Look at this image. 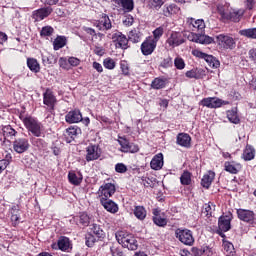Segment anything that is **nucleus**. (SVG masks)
I'll list each match as a JSON object with an SVG mask.
<instances>
[{"label":"nucleus","mask_w":256,"mask_h":256,"mask_svg":"<svg viewBox=\"0 0 256 256\" xmlns=\"http://www.w3.org/2000/svg\"><path fill=\"white\" fill-rule=\"evenodd\" d=\"M189 28L192 29V31H198V33H191L188 36V39L190 41H193V43H200L201 45H211L215 41L213 37H210L208 35L202 34L203 31H205V20L203 19H194L191 18L189 21Z\"/></svg>","instance_id":"f257e3e1"},{"label":"nucleus","mask_w":256,"mask_h":256,"mask_svg":"<svg viewBox=\"0 0 256 256\" xmlns=\"http://www.w3.org/2000/svg\"><path fill=\"white\" fill-rule=\"evenodd\" d=\"M116 239L122 247H126L129 251H137L139 243L133 234H125L124 232H119L116 234Z\"/></svg>","instance_id":"f03ea898"},{"label":"nucleus","mask_w":256,"mask_h":256,"mask_svg":"<svg viewBox=\"0 0 256 256\" xmlns=\"http://www.w3.org/2000/svg\"><path fill=\"white\" fill-rule=\"evenodd\" d=\"M24 126L29 133H32L34 137H41L43 135L42 125L38 119L32 116H26L22 119Z\"/></svg>","instance_id":"7ed1b4c3"},{"label":"nucleus","mask_w":256,"mask_h":256,"mask_svg":"<svg viewBox=\"0 0 256 256\" xmlns=\"http://www.w3.org/2000/svg\"><path fill=\"white\" fill-rule=\"evenodd\" d=\"M175 237L183 243V245H187L191 247L195 243V238L193 237V232L187 228H178L175 230Z\"/></svg>","instance_id":"20e7f679"},{"label":"nucleus","mask_w":256,"mask_h":256,"mask_svg":"<svg viewBox=\"0 0 256 256\" xmlns=\"http://www.w3.org/2000/svg\"><path fill=\"white\" fill-rule=\"evenodd\" d=\"M217 45L220 47V49H235L237 47V42H235V38L231 37L228 34H219L216 36Z\"/></svg>","instance_id":"39448f33"},{"label":"nucleus","mask_w":256,"mask_h":256,"mask_svg":"<svg viewBox=\"0 0 256 256\" xmlns=\"http://www.w3.org/2000/svg\"><path fill=\"white\" fill-rule=\"evenodd\" d=\"M108 39H111L116 47V49H128L129 48V39L125 34H122L119 31L108 34Z\"/></svg>","instance_id":"423d86ee"},{"label":"nucleus","mask_w":256,"mask_h":256,"mask_svg":"<svg viewBox=\"0 0 256 256\" xmlns=\"http://www.w3.org/2000/svg\"><path fill=\"white\" fill-rule=\"evenodd\" d=\"M231 229V217L228 215L221 216L218 220V230L217 234L225 239V233Z\"/></svg>","instance_id":"0eeeda50"},{"label":"nucleus","mask_w":256,"mask_h":256,"mask_svg":"<svg viewBox=\"0 0 256 256\" xmlns=\"http://www.w3.org/2000/svg\"><path fill=\"white\" fill-rule=\"evenodd\" d=\"M12 145L15 153H18L19 155L25 153L26 151H29V147H31V145L29 144V139L27 138H16L13 141Z\"/></svg>","instance_id":"6e6552de"},{"label":"nucleus","mask_w":256,"mask_h":256,"mask_svg":"<svg viewBox=\"0 0 256 256\" xmlns=\"http://www.w3.org/2000/svg\"><path fill=\"white\" fill-rule=\"evenodd\" d=\"M43 103L48 106V111L52 113L55 110V104L57 103V98L53 94V90L47 88L43 93Z\"/></svg>","instance_id":"1a4fd4ad"},{"label":"nucleus","mask_w":256,"mask_h":256,"mask_svg":"<svg viewBox=\"0 0 256 256\" xmlns=\"http://www.w3.org/2000/svg\"><path fill=\"white\" fill-rule=\"evenodd\" d=\"M115 184L113 183H106L102 186H100L98 190V194L100 199H109L110 197H113L115 195Z\"/></svg>","instance_id":"9d476101"},{"label":"nucleus","mask_w":256,"mask_h":256,"mask_svg":"<svg viewBox=\"0 0 256 256\" xmlns=\"http://www.w3.org/2000/svg\"><path fill=\"white\" fill-rule=\"evenodd\" d=\"M101 157V148L97 145H89L86 148V161L89 163L90 161H97Z\"/></svg>","instance_id":"9b49d317"},{"label":"nucleus","mask_w":256,"mask_h":256,"mask_svg":"<svg viewBox=\"0 0 256 256\" xmlns=\"http://www.w3.org/2000/svg\"><path fill=\"white\" fill-rule=\"evenodd\" d=\"M116 7L120 8L123 13H131L135 9V2L133 0H111Z\"/></svg>","instance_id":"f8f14e48"},{"label":"nucleus","mask_w":256,"mask_h":256,"mask_svg":"<svg viewBox=\"0 0 256 256\" xmlns=\"http://www.w3.org/2000/svg\"><path fill=\"white\" fill-rule=\"evenodd\" d=\"M237 216L240 221H244L245 223H253L255 221V213L251 210L238 209Z\"/></svg>","instance_id":"ddd939ff"},{"label":"nucleus","mask_w":256,"mask_h":256,"mask_svg":"<svg viewBox=\"0 0 256 256\" xmlns=\"http://www.w3.org/2000/svg\"><path fill=\"white\" fill-rule=\"evenodd\" d=\"M200 104L203 107H208V109H217L223 105V100L219 98L208 97L201 100Z\"/></svg>","instance_id":"4468645a"},{"label":"nucleus","mask_w":256,"mask_h":256,"mask_svg":"<svg viewBox=\"0 0 256 256\" xmlns=\"http://www.w3.org/2000/svg\"><path fill=\"white\" fill-rule=\"evenodd\" d=\"M157 47V42L153 39H147L141 44L142 55H151L155 48Z\"/></svg>","instance_id":"2eb2a0df"},{"label":"nucleus","mask_w":256,"mask_h":256,"mask_svg":"<svg viewBox=\"0 0 256 256\" xmlns=\"http://www.w3.org/2000/svg\"><path fill=\"white\" fill-rule=\"evenodd\" d=\"M65 121L70 125L73 123H81V121H83V114H81L79 110H72L66 114Z\"/></svg>","instance_id":"dca6fc26"},{"label":"nucleus","mask_w":256,"mask_h":256,"mask_svg":"<svg viewBox=\"0 0 256 256\" xmlns=\"http://www.w3.org/2000/svg\"><path fill=\"white\" fill-rule=\"evenodd\" d=\"M100 204L108 213H117V211H119L117 203L109 198H100Z\"/></svg>","instance_id":"f3484780"},{"label":"nucleus","mask_w":256,"mask_h":256,"mask_svg":"<svg viewBox=\"0 0 256 256\" xmlns=\"http://www.w3.org/2000/svg\"><path fill=\"white\" fill-rule=\"evenodd\" d=\"M50 13H53L51 7L40 8L33 12L32 18L35 19V21H43V19L49 17Z\"/></svg>","instance_id":"a211bd4d"},{"label":"nucleus","mask_w":256,"mask_h":256,"mask_svg":"<svg viewBox=\"0 0 256 256\" xmlns=\"http://www.w3.org/2000/svg\"><path fill=\"white\" fill-rule=\"evenodd\" d=\"M245 15V9H234L232 12L227 14L225 21H232L233 23H239Z\"/></svg>","instance_id":"6ab92c4d"},{"label":"nucleus","mask_w":256,"mask_h":256,"mask_svg":"<svg viewBox=\"0 0 256 256\" xmlns=\"http://www.w3.org/2000/svg\"><path fill=\"white\" fill-rule=\"evenodd\" d=\"M79 131H81V129L75 126H70L69 128H67L64 133L66 143H71L75 141L77 135H79Z\"/></svg>","instance_id":"aec40b11"},{"label":"nucleus","mask_w":256,"mask_h":256,"mask_svg":"<svg viewBox=\"0 0 256 256\" xmlns=\"http://www.w3.org/2000/svg\"><path fill=\"white\" fill-rule=\"evenodd\" d=\"M163 165V153H158L154 155L150 162L151 169H153V171H161V169H163Z\"/></svg>","instance_id":"412c9836"},{"label":"nucleus","mask_w":256,"mask_h":256,"mask_svg":"<svg viewBox=\"0 0 256 256\" xmlns=\"http://www.w3.org/2000/svg\"><path fill=\"white\" fill-rule=\"evenodd\" d=\"M166 43H168L170 47H179V45H183L185 43V40L181 37V34L173 32L167 39Z\"/></svg>","instance_id":"4be33fe9"},{"label":"nucleus","mask_w":256,"mask_h":256,"mask_svg":"<svg viewBox=\"0 0 256 256\" xmlns=\"http://www.w3.org/2000/svg\"><path fill=\"white\" fill-rule=\"evenodd\" d=\"M177 145L189 149L191 147V136L187 133H179L176 138Z\"/></svg>","instance_id":"5701e85b"},{"label":"nucleus","mask_w":256,"mask_h":256,"mask_svg":"<svg viewBox=\"0 0 256 256\" xmlns=\"http://www.w3.org/2000/svg\"><path fill=\"white\" fill-rule=\"evenodd\" d=\"M96 27L99 29V31H109L113 25L111 24V19H109V16L104 15L98 21Z\"/></svg>","instance_id":"b1692460"},{"label":"nucleus","mask_w":256,"mask_h":256,"mask_svg":"<svg viewBox=\"0 0 256 256\" xmlns=\"http://www.w3.org/2000/svg\"><path fill=\"white\" fill-rule=\"evenodd\" d=\"M224 169L225 171H227V173H231L232 175H237V173L241 171V165L234 161L232 162L227 161L224 163Z\"/></svg>","instance_id":"393cba45"},{"label":"nucleus","mask_w":256,"mask_h":256,"mask_svg":"<svg viewBox=\"0 0 256 256\" xmlns=\"http://www.w3.org/2000/svg\"><path fill=\"white\" fill-rule=\"evenodd\" d=\"M68 181L71 185L78 186L80 183H83V174L81 172L70 171L68 173Z\"/></svg>","instance_id":"a878e982"},{"label":"nucleus","mask_w":256,"mask_h":256,"mask_svg":"<svg viewBox=\"0 0 256 256\" xmlns=\"http://www.w3.org/2000/svg\"><path fill=\"white\" fill-rule=\"evenodd\" d=\"M213 179H215V172L208 171L206 174H204L201 180L202 187L209 189V187H211V183H213Z\"/></svg>","instance_id":"bb28decb"},{"label":"nucleus","mask_w":256,"mask_h":256,"mask_svg":"<svg viewBox=\"0 0 256 256\" xmlns=\"http://www.w3.org/2000/svg\"><path fill=\"white\" fill-rule=\"evenodd\" d=\"M181 11V8L177 4L165 5L163 9V15L165 17H171V15H177Z\"/></svg>","instance_id":"cd10ccee"},{"label":"nucleus","mask_w":256,"mask_h":256,"mask_svg":"<svg viewBox=\"0 0 256 256\" xmlns=\"http://www.w3.org/2000/svg\"><path fill=\"white\" fill-rule=\"evenodd\" d=\"M229 7L230 4L228 2L222 1L217 5V11L219 15H221L222 19H226L227 15L229 14Z\"/></svg>","instance_id":"c85d7f7f"},{"label":"nucleus","mask_w":256,"mask_h":256,"mask_svg":"<svg viewBox=\"0 0 256 256\" xmlns=\"http://www.w3.org/2000/svg\"><path fill=\"white\" fill-rule=\"evenodd\" d=\"M133 214L139 221H145L147 217V210L143 206H135Z\"/></svg>","instance_id":"c756f323"},{"label":"nucleus","mask_w":256,"mask_h":256,"mask_svg":"<svg viewBox=\"0 0 256 256\" xmlns=\"http://www.w3.org/2000/svg\"><path fill=\"white\" fill-rule=\"evenodd\" d=\"M27 65L30 71H32L33 73H39L41 71V66L39 65L37 59L28 58Z\"/></svg>","instance_id":"7c9ffc66"},{"label":"nucleus","mask_w":256,"mask_h":256,"mask_svg":"<svg viewBox=\"0 0 256 256\" xmlns=\"http://www.w3.org/2000/svg\"><path fill=\"white\" fill-rule=\"evenodd\" d=\"M227 119L234 125H238V123L241 122V119H239V115L237 114V109L228 110Z\"/></svg>","instance_id":"2f4dec72"},{"label":"nucleus","mask_w":256,"mask_h":256,"mask_svg":"<svg viewBox=\"0 0 256 256\" xmlns=\"http://www.w3.org/2000/svg\"><path fill=\"white\" fill-rule=\"evenodd\" d=\"M255 158V149L251 146H246V148L243 151L242 159L244 161H251V159Z\"/></svg>","instance_id":"473e14b6"},{"label":"nucleus","mask_w":256,"mask_h":256,"mask_svg":"<svg viewBox=\"0 0 256 256\" xmlns=\"http://www.w3.org/2000/svg\"><path fill=\"white\" fill-rule=\"evenodd\" d=\"M239 35L247 39H256V28H247L239 31Z\"/></svg>","instance_id":"72a5a7b5"},{"label":"nucleus","mask_w":256,"mask_h":256,"mask_svg":"<svg viewBox=\"0 0 256 256\" xmlns=\"http://www.w3.org/2000/svg\"><path fill=\"white\" fill-rule=\"evenodd\" d=\"M142 37H143V34H141V32L137 29L130 31L128 34V39L132 43H139Z\"/></svg>","instance_id":"f704fd0d"},{"label":"nucleus","mask_w":256,"mask_h":256,"mask_svg":"<svg viewBox=\"0 0 256 256\" xmlns=\"http://www.w3.org/2000/svg\"><path fill=\"white\" fill-rule=\"evenodd\" d=\"M223 248H224V253L226 256H233L235 255V246H233V243L223 240Z\"/></svg>","instance_id":"c9c22d12"},{"label":"nucleus","mask_w":256,"mask_h":256,"mask_svg":"<svg viewBox=\"0 0 256 256\" xmlns=\"http://www.w3.org/2000/svg\"><path fill=\"white\" fill-rule=\"evenodd\" d=\"M213 211H215V205L213 203L209 202L207 204L203 205L202 209V215H205V217H212Z\"/></svg>","instance_id":"e433bc0d"},{"label":"nucleus","mask_w":256,"mask_h":256,"mask_svg":"<svg viewBox=\"0 0 256 256\" xmlns=\"http://www.w3.org/2000/svg\"><path fill=\"white\" fill-rule=\"evenodd\" d=\"M65 45H67L65 37L58 36L53 42L54 51H59V49H63Z\"/></svg>","instance_id":"4c0bfd02"},{"label":"nucleus","mask_w":256,"mask_h":256,"mask_svg":"<svg viewBox=\"0 0 256 256\" xmlns=\"http://www.w3.org/2000/svg\"><path fill=\"white\" fill-rule=\"evenodd\" d=\"M70 245L69 238L67 237H62L58 240V248L60 251H67Z\"/></svg>","instance_id":"58836bf2"},{"label":"nucleus","mask_w":256,"mask_h":256,"mask_svg":"<svg viewBox=\"0 0 256 256\" xmlns=\"http://www.w3.org/2000/svg\"><path fill=\"white\" fill-rule=\"evenodd\" d=\"M91 231L94 233V235H96V237H98V239L105 237V232L98 224H93L91 227Z\"/></svg>","instance_id":"ea45409f"},{"label":"nucleus","mask_w":256,"mask_h":256,"mask_svg":"<svg viewBox=\"0 0 256 256\" xmlns=\"http://www.w3.org/2000/svg\"><path fill=\"white\" fill-rule=\"evenodd\" d=\"M153 223L157 227H167L168 220L163 216L153 217Z\"/></svg>","instance_id":"a19ab883"},{"label":"nucleus","mask_w":256,"mask_h":256,"mask_svg":"<svg viewBox=\"0 0 256 256\" xmlns=\"http://www.w3.org/2000/svg\"><path fill=\"white\" fill-rule=\"evenodd\" d=\"M11 154L7 155L5 159L0 160V173H3L11 163Z\"/></svg>","instance_id":"79ce46f5"},{"label":"nucleus","mask_w":256,"mask_h":256,"mask_svg":"<svg viewBox=\"0 0 256 256\" xmlns=\"http://www.w3.org/2000/svg\"><path fill=\"white\" fill-rule=\"evenodd\" d=\"M53 33H55V29H53V27L44 26V27H42V29L40 31V36L41 37H51V35H53Z\"/></svg>","instance_id":"37998d69"},{"label":"nucleus","mask_w":256,"mask_h":256,"mask_svg":"<svg viewBox=\"0 0 256 256\" xmlns=\"http://www.w3.org/2000/svg\"><path fill=\"white\" fill-rule=\"evenodd\" d=\"M181 185H189L191 183V173L189 171H184L180 177Z\"/></svg>","instance_id":"c03bdc74"},{"label":"nucleus","mask_w":256,"mask_h":256,"mask_svg":"<svg viewBox=\"0 0 256 256\" xmlns=\"http://www.w3.org/2000/svg\"><path fill=\"white\" fill-rule=\"evenodd\" d=\"M79 223L83 225V227H89V223H91V218L87 213H82L79 216Z\"/></svg>","instance_id":"a18cd8bd"},{"label":"nucleus","mask_w":256,"mask_h":256,"mask_svg":"<svg viewBox=\"0 0 256 256\" xmlns=\"http://www.w3.org/2000/svg\"><path fill=\"white\" fill-rule=\"evenodd\" d=\"M152 89H163L165 87V80L161 78H155L151 83Z\"/></svg>","instance_id":"49530a36"},{"label":"nucleus","mask_w":256,"mask_h":256,"mask_svg":"<svg viewBox=\"0 0 256 256\" xmlns=\"http://www.w3.org/2000/svg\"><path fill=\"white\" fill-rule=\"evenodd\" d=\"M163 33H165V28L163 26H160L153 31V37L156 43L163 37Z\"/></svg>","instance_id":"de8ad7c7"},{"label":"nucleus","mask_w":256,"mask_h":256,"mask_svg":"<svg viewBox=\"0 0 256 256\" xmlns=\"http://www.w3.org/2000/svg\"><path fill=\"white\" fill-rule=\"evenodd\" d=\"M118 143L121 146L122 153H125L127 151V149L129 148V145L131 142H129V140H127L124 137H119Z\"/></svg>","instance_id":"09e8293b"},{"label":"nucleus","mask_w":256,"mask_h":256,"mask_svg":"<svg viewBox=\"0 0 256 256\" xmlns=\"http://www.w3.org/2000/svg\"><path fill=\"white\" fill-rule=\"evenodd\" d=\"M110 252L112 256H125V254L123 253V250L121 249V247L113 244L110 247Z\"/></svg>","instance_id":"8fccbe9b"},{"label":"nucleus","mask_w":256,"mask_h":256,"mask_svg":"<svg viewBox=\"0 0 256 256\" xmlns=\"http://www.w3.org/2000/svg\"><path fill=\"white\" fill-rule=\"evenodd\" d=\"M85 243L87 247H93L97 243V238L91 233H88L85 237Z\"/></svg>","instance_id":"3c124183"},{"label":"nucleus","mask_w":256,"mask_h":256,"mask_svg":"<svg viewBox=\"0 0 256 256\" xmlns=\"http://www.w3.org/2000/svg\"><path fill=\"white\" fill-rule=\"evenodd\" d=\"M103 65L105 67V69H115V60H113L112 58H106L103 61Z\"/></svg>","instance_id":"603ef678"},{"label":"nucleus","mask_w":256,"mask_h":256,"mask_svg":"<svg viewBox=\"0 0 256 256\" xmlns=\"http://www.w3.org/2000/svg\"><path fill=\"white\" fill-rule=\"evenodd\" d=\"M174 65L176 69L182 70L185 69V60L181 57H176L174 60Z\"/></svg>","instance_id":"864d4df0"},{"label":"nucleus","mask_w":256,"mask_h":256,"mask_svg":"<svg viewBox=\"0 0 256 256\" xmlns=\"http://www.w3.org/2000/svg\"><path fill=\"white\" fill-rule=\"evenodd\" d=\"M42 61H43L44 65H51V63H53V55L42 54Z\"/></svg>","instance_id":"5fc2aeb1"},{"label":"nucleus","mask_w":256,"mask_h":256,"mask_svg":"<svg viewBox=\"0 0 256 256\" xmlns=\"http://www.w3.org/2000/svg\"><path fill=\"white\" fill-rule=\"evenodd\" d=\"M139 146L137 144L130 143L125 153H138Z\"/></svg>","instance_id":"6e6d98bb"},{"label":"nucleus","mask_w":256,"mask_h":256,"mask_svg":"<svg viewBox=\"0 0 256 256\" xmlns=\"http://www.w3.org/2000/svg\"><path fill=\"white\" fill-rule=\"evenodd\" d=\"M203 253H205V248H197V247H193L191 249V255L193 256H203Z\"/></svg>","instance_id":"4d7b16f0"},{"label":"nucleus","mask_w":256,"mask_h":256,"mask_svg":"<svg viewBox=\"0 0 256 256\" xmlns=\"http://www.w3.org/2000/svg\"><path fill=\"white\" fill-rule=\"evenodd\" d=\"M116 173H127V166L123 163H118L115 166Z\"/></svg>","instance_id":"13d9d810"},{"label":"nucleus","mask_w":256,"mask_h":256,"mask_svg":"<svg viewBox=\"0 0 256 256\" xmlns=\"http://www.w3.org/2000/svg\"><path fill=\"white\" fill-rule=\"evenodd\" d=\"M4 133H7L11 137H15V135H17L16 130L13 129V127H11L10 125L4 127Z\"/></svg>","instance_id":"bf43d9fd"},{"label":"nucleus","mask_w":256,"mask_h":256,"mask_svg":"<svg viewBox=\"0 0 256 256\" xmlns=\"http://www.w3.org/2000/svg\"><path fill=\"white\" fill-rule=\"evenodd\" d=\"M142 184L144 187H153L154 185L153 180L148 177H142Z\"/></svg>","instance_id":"052dcab7"},{"label":"nucleus","mask_w":256,"mask_h":256,"mask_svg":"<svg viewBox=\"0 0 256 256\" xmlns=\"http://www.w3.org/2000/svg\"><path fill=\"white\" fill-rule=\"evenodd\" d=\"M120 69L123 75H129V65L127 64V62H121Z\"/></svg>","instance_id":"680f3d73"},{"label":"nucleus","mask_w":256,"mask_h":256,"mask_svg":"<svg viewBox=\"0 0 256 256\" xmlns=\"http://www.w3.org/2000/svg\"><path fill=\"white\" fill-rule=\"evenodd\" d=\"M59 66L62 69L69 70V62H67V59H65V58H60L59 59Z\"/></svg>","instance_id":"e2e57ef3"},{"label":"nucleus","mask_w":256,"mask_h":256,"mask_svg":"<svg viewBox=\"0 0 256 256\" xmlns=\"http://www.w3.org/2000/svg\"><path fill=\"white\" fill-rule=\"evenodd\" d=\"M68 63L69 65H71L72 67H77V65H79V63H81V60H79L78 58L76 57H70L68 59Z\"/></svg>","instance_id":"0e129e2a"},{"label":"nucleus","mask_w":256,"mask_h":256,"mask_svg":"<svg viewBox=\"0 0 256 256\" xmlns=\"http://www.w3.org/2000/svg\"><path fill=\"white\" fill-rule=\"evenodd\" d=\"M163 0H152L151 5L154 7V9H161L163 7Z\"/></svg>","instance_id":"69168bd1"},{"label":"nucleus","mask_w":256,"mask_h":256,"mask_svg":"<svg viewBox=\"0 0 256 256\" xmlns=\"http://www.w3.org/2000/svg\"><path fill=\"white\" fill-rule=\"evenodd\" d=\"M249 59L256 63V48H252L248 52Z\"/></svg>","instance_id":"338daca9"},{"label":"nucleus","mask_w":256,"mask_h":256,"mask_svg":"<svg viewBox=\"0 0 256 256\" xmlns=\"http://www.w3.org/2000/svg\"><path fill=\"white\" fill-rule=\"evenodd\" d=\"M245 5L246 9L251 11L255 7V0H246Z\"/></svg>","instance_id":"774afa93"}]
</instances>
